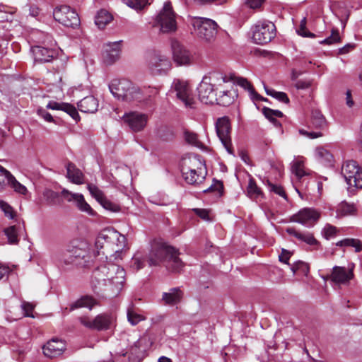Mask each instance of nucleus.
Segmentation results:
<instances>
[{"label": "nucleus", "instance_id": "obj_63", "mask_svg": "<svg viewBox=\"0 0 362 362\" xmlns=\"http://www.w3.org/2000/svg\"><path fill=\"white\" fill-rule=\"evenodd\" d=\"M299 134L300 135L307 136L310 139H316L323 136V133L321 132H308L304 129H299Z\"/></svg>", "mask_w": 362, "mask_h": 362}, {"label": "nucleus", "instance_id": "obj_25", "mask_svg": "<svg viewBox=\"0 0 362 362\" xmlns=\"http://www.w3.org/2000/svg\"><path fill=\"white\" fill-rule=\"evenodd\" d=\"M16 222L14 225L9 226L4 230V235L6 236L9 244H18L19 236L25 230L23 223L21 221L16 220Z\"/></svg>", "mask_w": 362, "mask_h": 362}, {"label": "nucleus", "instance_id": "obj_23", "mask_svg": "<svg viewBox=\"0 0 362 362\" xmlns=\"http://www.w3.org/2000/svg\"><path fill=\"white\" fill-rule=\"evenodd\" d=\"M228 80H231L234 84H236L242 88H243L245 90H247L251 99L252 100H264L267 101V99L262 97L260 95H259L255 90L254 89L252 85L247 81V78L240 76H235L234 75H232L230 76V78H227Z\"/></svg>", "mask_w": 362, "mask_h": 362}, {"label": "nucleus", "instance_id": "obj_4", "mask_svg": "<svg viewBox=\"0 0 362 362\" xmlns=\"http://www.w3.org/2000/svg\"><path fill=\"white\" fill-rule=\"evenodd\" d=\"M178 255L177 250L173 247L154 244L148 255V265L158 266L161 263H165L168 269L175 272H180L183 267V263Z\"/></svg>", "mask_w": 362, "mask_h": 362}, {"label": "nucleus", "instance_id": "obj_21", "mask_svg": "<svg viewBox=\"0 0 362 362\" xmlns=\"http://www.w3.org/2000/svg\"><path fill=\"white\" fill-rule=\"evenodd\" d=\"M121 42H108L104 45L103 59L106 64H112L119 59L121 53Z\"/></svg>", "mask_w": 362, "mask_h": 362}, {"label": "nucleus", "instance_id": "obj_55", "mask_svg": "<svg viewBox=\"0 0 362 362\" xmlns=\"http://www.w3.org/2000/svg\"><path fill=\"white\" fill-rule=\"evenodd\" d=\"M0 209L4 213V215L9 218H14V211L13 208L6 202L0 200Z\"/></svg>", "mask_w": 362, "mask_h": 362}, {"label": "nucleus", "instance_id": "obj_16", "mask_svg": "<svg viewBox=\"0 0 362 362\" xmlns=\"http://www.w3.org/2000/svg\"><path fill=\"white\" fill-rule=\"evenodd\" d=\"M320 216V212L315 209L303 208L293 215L291 221L309 228L313 226L317 222Z\"/></svg>", "mask_w": 362, "mask_h": 362}, {"label": "nucleus", "instance_id": "obj_37", "mask_svg": "<svg viewBox=\"0 0 362 362\" xmlns=\"http://www.w3.org/2000/svg\"><path fill=\"white\" fill-rule=\"evenodd\" d=\"M336 16L341 21L343 27H345L346 23L349 18L350 11L346 8L345 3L339 2L337 4V8L334 10Z\"/></svg>", "mask_w": 362, "mask_h": 362}, {"label": "nucleus", "instance_id": "obj_3", "mask_svg": "<svg viewBox=\"0 0 362 362\" xmlns=\"http://www.w3.org/2000/svg\"><path fill=\"white\" fill-rule=\"evenodd\" d=\"M97 255H103L106 259L114 256L116 259L127 245V238L113 229L103 230L95 240Z\"/></svg>", "mask_w": 362, "mask_h": 362}, {"label": "nucleus", "instance_id": "obj_33", "mask_svg": "<svg viewBox=\"0 0 362 362\" xmlns=\"http://www.w3.org/2000/svg\"><path fill=\"white\" fill-rule=\"evenodd\" d=\"M96 304V300L90 296H84L71 305L70 310H74L80 308H88L90 310Z\"/></svg>", "mask_w": 362, "mask_h": 362}, {"label": "nucleus", "instance_id": "obj_22", "mask_svg": "<svg viewBox=\"0 0 362 362\" xmlns=\"http://www.w3.org/2000/svg\"><path fill=\"white\" fill-rule=\"evenodd\" d=\"M124 120L134 132H139L146 126L147 116L142 113L133 112L124 116Z\"/></svg>", "mask_w": 362, "mask_h": 362}, {"label": "nucleus", "instance_id": "obj_34", "mask_svg": "<svg viewBox=\"0 0 362 362\" xmlns=\"http://www.w3.org/2000/svg\"><path fill=\"white\" fill-rule=\"evenodd\" d=\"M112 19V16L107 11L100 10L95 16V23L98 28L103 29Z\"/></svg>", "mask_w": 362, "mask_h": 362}, {"label": "nucleus", "instance_id": "obj_35", "mask_svg": "<svg viewBox=\"0 0 362 362\" xmlns=\"http://www.w3.org/2000/svg\"><path fill=\"white\" fill-rule=\"evenodd\" d=\"M312 124L315 128L322 131H325L328 128V123L325 117L319 110L312 112Z\"/></svg>", "mask_w": 362, "mask_h": 362}, {"label": "nucleus", "instance_id": "obj_27", "mask_svg": "<svg viewBox=\"0 0 362 362\" xmlns=\"http://www.w3.org/2000/svg\"><path fill=\"white\" fill-rule=\"evenodd\" d=\"M77 105L78 110L85 113H94L99 106L98 100L92 95L85 97Z\"/></svg>", "mask_w": 362, "mask_h": 362}, {"label": "nucleus", "instance_id": "obj_57", "mask_svg": "<svg viewBox=\"0 0 362 362\" xmlns=\"http://www.w3.org/2000/svg\"><path fill=\"white\" fill-rule=\"evenodd\" d=\"M291 269L292 270L293 274H296V272L300 269L302 270L303 273H307L308 272L309 268L305 262L299 261L293 264L291 266Z\"/></svg>", "mask_w": 362, "mask_h": 362}, {"label": "nucleus", "instance_id": "obj_43", "mask_svg": "<svg viewBox=\"0 0 362 362\" xmlns=\"http://www.w3.org/2000/svg\"><path fill=\"white\" fill-rule=\"evenodd\" d=\"M337 246H349L355 248V251L358 252L362 250V242L358 239L346 238L337 243Z\"/></svg>", "mask_w": 362, "mask_h": 362}, {"label": "nucleus", "instance_id": "obj_59", "mask_svg": "<svg viewBox=\"0 0 362 362\" xmlns=\"http://www.w3.org/2000/svg\"><path fill=\"white\" fill-rule=\"evenodd\" d=\"M337 228L330 224H327L323 228L324 235L327 239H329L337 233Z\"/></svg>", "mask_w": 362, "mask_h": 362}, {"label": "nucleus", "instance_id": "obj_5", "mask_svg": "<svg viewBox=\"0 0 362 362\" xmlns=\"http://www.w3.org/2000/svg\"><path fill=\"white\" fill-rule=\"evenodd\" d=\"M227 76L221 73L214 72L203 77L197 87L198 95L202 103L211 104L216 100V90L222 83H228Z\"/></svg>", "mask_w": 362, "mask_h": 362}, {"label": "nucleus", "instance_id": "obj_40", "mask_svg": "<svg viewBox=\"0 0 362 362\" xmlns=\"http://www.w3.org/2000/svg\"><path fill=\"white\" fill-rule=\"evenodd\" d=\"M35 35L38 37L39 42L44 45V47L54 48L55 46V41L48 33L37 31Z\"/></svg>", "mask_w": 362, "mask_h": 362}, {"label": "nucleus", "instance_id": "obj_36", "mask_svg": "<svg viewBox=\"0 0 362 362\" xmlns=\"http://www.w3.org/2000/svg\"><path fill=\"white\" fill-rule=\"evenodd\" d=\"M303 162V158L298 157L291 163L292 173L294 174L298 180L307 175V173L304 170Z\"/></svg>", "mask_w": 362, "mask_h": 362}, {"label": "nucleus", "instance_id": "obj_49", "mask_svg": "<svg viewBox=\"0 0 362 362\" xmlns=\"http://www.w3.org/2000/svg\"><path fill=\"white\" fill-rule=\"evenodd\" d=\"M88 189L92 197H93L99 203H100L105 197L104 193L97 186L89 184L88 185Z\"/></svg>", "mask_w": 362, "mask_h": 362}, {"label": "nucleus", "instance_id": "obj_31", "mask_svg": "<svg viewBox=\"0 0 362 362\" xmlns=\"http://www.w3.org/2000/svg\"><path fill=\"white\" fill-rule=\"evenodd\" d=\"M67 177L74 184L81 185L83 182L82 172L72 163L66 165Z\"/></svg>", "mask_w": 362, "mask_h": 362}, {"label": "nucleus", "instance_id": "obj_11", "mask_svg": "<svg viewBox=\"0 0 362 362\" xmlns=\"http://www.w3.org/2000/svg\"><path fill=\"white\" fill-rule=\"evenodd\" d=\"M80 322L86 327L97 331L109 329L113 325L115 317L112 314L102 313L91 318L88 316L79 317Z\"/></svg>", "mask_w": 362, "mask_h": 362}, {"label": "nucleus", "instance_id": "obj_64", "mask_svg": "<svg viewBox=\"0 0 362 362\" xmlns=\"http://www.w3.org/2000/svg\"><path fill=\"white\" fill-rule=\"evenodd\" d=\"M266 0H246V5L252 9H259Z\"/></svg>", "mask_w": 362, "mask_h": 362}, {"label": "nucleus", "instance_id": "obj_38", "mask_svg": "<svg viewBox=\"0 0 362 362\" xmlns=\"http://www.w3.org/2000/svg\"><path fill=\"white\" fill-rule=\"evenodd\" d=\"M145 261L146 254L143 252L138 251L131 260L130 267L134 271H138L144 267Z\"/></svg>", "mask_w": 362, "mask_h": 362}, {"label": "nucleus", "instance_id": "obj_29", "mask_svg": "<svg viewBox=\"0 0 362 362\" xmlns=\"http://www.w3.org/2000/svg\"><path fill=\"white\" fill-rule=\"evenodd\" d=\"M128 94L129 95L125 101L134 102L146 106V98H145V93L143 88H139L133 84L131 90Z\"/></svg>", "mask_w": 362, "mask_h": 362}, {"label": "nucleus", "instance_id": "obj_56", "mask_svg": "<svg viewBox=\"0 0 362 362\" xmlns=\"http://www.w3.org/2000/svg\"><path fill=\"white\" fill-rule=\"evenodd\" d=\"M63 111L68 113L76 121L79 119V115L74 106L69 103H65Z\"/></svg>", "mask_w": 362, "mask_h": 362}, {"label": "nucleus", "instance_id": "obj_62", "mask_svg": "<svg viewBox=\"0 0 362 362\" xmlns=\"http://www.w3.org/2000/svg\"><path fill=\"white\" fill-rule=\"evenodd\" d=\"M269 187L270 191L274 192L276 194H279V196L284 197V199H286V193L283 189L282 187L274 184H271L269 182Z\"/></svg>", "mask_w": 362, "mask_h": 362}, {"label": "nucleus", "instance_id": "obj_13", "mask_svg": "<svg viewBox=\"0 0 362 362\" xmlns=\"http://www.w3.org/2000/svg\"><path fill=\"white\" fill-rule=\"evenodd\" d=\"M55 21L66 27H76L79 25L80 20L76 12L70 6L61 5L56 7L53 11Z\"/></svg>", "mask_w": 362, "mask_h": 362}, {"label": "nucleus", "instance_id": "obj_32", "mask_svg": "<svg viewBox=\"0 0 362 362\" xmlns=\"http://www.w3.org/2000/svg\"><path fill=\"white\" fill-rule=\"evenodd\" d=\"M286 232L289 235H293V236L296 237V238H298V240L304 241L305 243H306L310 245H315L317 243L316 239L313 235V234H311L310 233H300V232L297 231L293 228H286Z\"/></svg>", "mask_w": 362, "mask_h": 362}, {"label": "nucleus", "instance_id": "obj_52", "mask_svg": "<svg viewBox=\"0 0 362 362\" xmlns=\"http://www.w3.org/2000/svg\"><path fill=\"white\" fill-rule=\"evenodd\" d=\"M127 319L129 323L132 325H137L139 322L144 320V317L133 310V309H128Z\"/></svg>", "mask_w": 362, "mask_h": 362}, {"label": "nucleus", "instance_id": "obj_1", "mask_svg": "<svg viewBox=\"0 0 362 362\" xmlns=\"http://www.w3.org/2000/svg\"><path fill=\"white\" fill-rule=\"evenodd\" d=\"M124 269L117 264L107 262L98 266L93 272L91 287L98 294L110 292L117 295L125 281Z\"/></svg>", "mask_w": 362, "mask_h": 362}, {"label": "nucleus", "instance_id": "obj_9", "mask_svg": "<svg viewBox=\"0 0 362 362\" xmlns=\"http://www.w3.org/2000/svg\"><path fill=\"white\" fill-rule=\"evenodd\" d=\"M341 173L350 187L362 188V167L351 160L344 163Z\"/></svg>", "mask_w": 362, "mask_h": 362}, {"label": "nucleus", "instance_id": "obj_20", "mask_svg": "<svg viewBox=\"0 0 362 362\" xmlns=\"http://www.w3.org/2000/svg\"><path fill=\"white\" fill-rule=\"evenodd\" d=\"M354 277L352 269L347 270L344 267L334 266L332 269L329 279L335 284H347Z\"/></svg>", "mask_w": 362, "mask_h": 362}, {"label": "nucleus", "instance_id": "obj_10", "mask_svg": "<svg viewBox=\"0 0 362 362\" xmlns=\"http://www.w3.org/2000/svg\"><path fill=\"white\" fill-rule=\"evenodd\" d=\"M172 89L176 93V97L183 103L187 108L195 107L196 100L192 90L187 81L175 78L172 84Z\"/></svg>", "mask_w": 362, "mask_h": 362}, {"label": "nucleus", "instance_id": "obj_18", "mask_svg": "<svg viewBox=\"0 0 362 362\" xmlns=\"http://www.w3.org/2000/svg\"><path fill=\"white\" fill-rule=\"evenodd\" d=\"M182 177L189 185H199L202 183L206 175L204 167H198L197 169L189 167H183L182 170Z\"/></svg>", "mask_w": 362, "mask_h": 362}, {"label": "nucleus", "instance_id": "obj_58", "mask_svg": "<svg viewBox=\"0 0 362 362\" xmlns=\"http://www.w3.org/2000/svg\"><path fill=\"white\" fill-rule=\"evenodd\" d=\"M223 188V183L218 180H214V183L208 187L206 189H204V192H217L218 194H221Z\"/></svg>", "mask_w": 362, "mask_h": 362}, {"label": "nucleus", "instance_id": "obj_60", "mask_svg": "<svg viewBox=\"0 0 362 362\" xmlns=\"http://www.w3.org/2000/svg\"><path fill=\"white\" fill-rule=\"evenodd\" d=\"M30 16L37 18L40 12L39 7L35 4H27L25 7Z\"/></svg>", "mask_w": 362, "mask_h": 362}, {"label": "nucleus", "instance_id": "obj_50", "mask_svg": "<svg viewBox=\"0 0 362 362\" xmlns=\"http://www.w3.org/2000/svg\"><path fill=\"white\" fill-rule=\"evenodd\" d=\"M62 197L67 201V202H74L76 204L78 199H82V194L78 193H72L69 192L67 189H64L62 191Z\"/></svg>", "mask_w": 362, "mask_h": 362}, {"label": "nucleus", "instance_id": "obj_14", "mask_svg": "<svg viewBox=\"0 0 362 362\" xmlns=\"http://www.w3.org/2000/svg\"><path fill=\"white\" fill-rule=\"evenodd\" d=\"M173 60L178 66H189L192 64L194 57L191 52L180 42L173 40L171 42Z\"/></svg>", "mask_w": 362, "mask_h": 362}, {"label": "nucleus", "instance_id": "obj_48", "mask_svg": "<svg viewBox=\"0 0 362 362\" xmlns=\"http://www.w3.org/2000/svg\"><path fill=\"white\" fill-rule=\"evenodd\" d=\"M145 98H146V106L152 103V98L157 95L159 93V88L157 87H144Z\"/></svg>", "mask_w": 362, "mask_h": 362}, {"label": "nucleus", "instance_id": "obj_8", "mask_svg": "<svg viewBox=\"0 0 362 362\" xmlns=\"http://www.w3.org/2000/svg\"><path fill=\"white\" fill-rule=\"evenodd\" d=\"M252 40L259 45L269 42L276 35L274 24L268 21H259L252 28Z\"/></svg>", "mask_w": 362, "mask_h": 362}, {"label": "nucleus", "instance_id": "obj_53", "mask_svg": "<svg viewBox=\"0 0 362 362\" xmlns=\"http://www.w3.org/2000/svg\"><path fill=\"white\" fill-rule=\"evenodd\" d=\"M76 206L78 209L83 212H86L89 215H94L95 212L90 207V206L85 201L83 196L82 195V199L79 200L76 203Z\"/></svg>", "mask_w": 362, "mask_h": 362}, {"label": "nucleus", "instance_id": "obj_28", "mask_svg": "<svg viewBox=\"0 0 362 362\" xmlns=\"http://www.w3.org/2000/svg\"><path fill=\"white\" fill-rule=\"evenodd\" d=\"M237 97V90L232 86L230 89L220 90L216 101L220 105L228 106L235 101Z\"/></svg>", "mask_w": 362, "mask_h": 362}, {"label": "nucleus", "instance_id": "obj_6", "mask_svg": "<svg viewBox=\"0 0 362 362\" xmlns=\"http://www.w3.org/2000/svg\"><path fill=\"white\" fill-rule=\"evenodd\" d=\"M193 27L192 31L199 38L206 42L213 40L217 34V23L207 18L193 17L190 21Z\"/></svg>", "mask_w": 362, "mask_h": 362}, {"label": "nucleus", "instance_id": "obj_17", "mask_svg": "<svg viewBox=\"0 0 362 362\" xmlns=\"http://www.w3.org/2000/svg\"><path fill=\"white\" fill-rule=\"evenodd\" d=\"M133 83L126 78H115L109 84V89L115 98L125 101Z\"/></svg>", "mask_w": 362, "mask_h": 362}, {"label": "nucleus", "instance_id": "obj_26", "mask_svg": "<svg viewBox=\"0 0 362 362\" xmlns=\"http://www.w3.org/2000/svg\"><path fill=\"white\" fill-rule=\"evenodd\" d=\"M183 293L180 288H171L168 292H163L161 300L165 305H174L179 303L182 298Z\"/></svg>", "mask_w": 362, "mask_h": 362}, {"label": "nucleus", "instance_id": "obj_54", "mask_svg": "<svg viewBox=\"0 0 362 362\" xmlns=\"http://www.w3.org/2000/svg\"><path fill=\"white\" fill-rule=\"evenodd\" d=\"M340 36L337 30H332L329 37L320 42V44L332 45L340 42Z\"/></svg>", "mask_w": 362, "mask_h": 362}, {"label": "nucleus", "instance_id": "obj_24", "mask_svg": "<svg viewBox=\"0 0 362 362\" xmlns=\"http://www.w3.org/2000/svg\"><path fill=\"white\" fill-rule=\"evenodd\" d=\"M34 59L40 63L49 62L56 54L54 48L46 47L42 45H35L32 47Z\"/></svg>", "mask_w": 362, "mask_h": 362}, {"label": "nucleus", "instance_id": "obj_39", "mask_svg": "<svg viewBox=\"0 0 362 362\" xmlns=\"http://www.w3.org/2000/svg\"><path fill=\"white\" fill-rule=\"evenodd\" d=\"M356 208L354 204L342 202L337 208V216L341 217L352 215L354 214Z\"/></svg>", "mask_w": 362, "mask_h": 362}, {"label": "nucleus", "instance_id": "obj_41", "mask_svg": "<svg viewBox=\"0 0 362 362\" xmlns=\"http://www.w3.org/2000/svg\"><path fill=\"white\" fill-rule=\"evenodd\" d=\"M247 193L251 199H257L262 197V192L256 185L253 179H250Z\"/></svg>", "mask_w": 362, "mask_h": 362}, {"label": "nucleus", "instance_id": "obj_47", "mask_svg": "<svg viewBox=\"0 0 362 362\" xmlns=\"http://www.w3.org/2000/svg\"><path fill=\"white\" fill-rule=\"evenodd\" d=\"M11 175L9 171L0 166V192L4 190L8 185Z\"/></svg>", "mask_w": 362, "mask_h": 362}, {"label": "nucleus", "instance_id": "obj_19", "mask_svg": "<svg viewBox=\"0 0 362 362\" xmlns=\"http://www.w3.org/2000/svg\"><path fill=\"white\" fill-rule=\"evenodd\" d=\"M43 354L48 358H56L61 356L66 350L64 341L54 338L42 346Z\"/></svg>", "mask_w": 362, "mask_h": 362}, {"label": "nucleus", "instance_id": "obj_51", "mask_svg": "<svg viewBox=\"0 0 362 362\" xmlns=\"http://www.w3.org/2000/svg\"><path fill=\"white\" fill-rule=\"evenodd\" d=\"M100 204L103 206L104 209L109 210L110 211L117 212L120 211V206L117 203L112 202L106 197Z\"/></svg>", "mask_w": 362, "mask_h": 362}, {"label": "nucleus", "instance_id": "obj_44", "mask_svg": "<svg viewBox=\"0 0 362 362\" xmlns=\"http://www.w3.org/2000/svg\"><path fill=\"white\" fill-rule=\"evenodd\" d=\"M129 8L140 11L149 4L148 0H122Z\"/></svg>", "mask_w": 362, "mask_h": 362}, {"label": "nucleus", "instance_id": "obj_42", "mask_svg": "<svg viewBox=\"0 0 362 362\" xmlns=\"http://www.w3.org/2000/svg\"><path fill=\"white\" fill-rule=\"evenodd\" d=\"M8 185H9L15 192L19 194L26 195L28 192L26 187L20 183L13 175L10 177Z\"/></svg>", "mask_w": 362, "mask_h": 362}, {"label": "nucleus", "instance_id": "obj_15", "mask_svg": "<svg viewBox=\"0 0 362 362\" xmlns=\"http://www.w3.org/2000/svg\"><path fill=\"white\" fill-rule=\"evenodd\" d=\"M148 67L153 74H166L171 69L172 64L168 57L155 52L148 60Z\"/></svg>", "mask_w": 362, "mask_h": 362}, {"label": "nucleus", "instance_id": "obj_61", "mask_svg": "<svg viewBox=\"0 0 362 362\" xmlns=\"http://www.w3.org/2000/svg\"><path fill=\"white\" fill-rule=\"evenodd\" d=\"M297 33L304 37H315V35L306 29V26L303 25H299L298 28L296 29Z\"/></svg>", "mask_w": 362, "mask_h": 362}, {"label": "nucleus", "instance_id": "obj_45", "mask_svg": "<svg viewBox=\"0 0 362 362\" xmlns=\"http://www.w3.org/2000/svg\"><path fill=\"white\" fill-rule=\"evenodd\" d=\"M262 112L268 119L274 123L276 125L279 124V122L276 120L275 117H283L282 112L279 110H274L269 107H264L262 109Z\"/></svg>", "mask_w": 362, "mask_h": 362}, {"label": "nucleus", "instance_id": "obj_12", "mask_svg": "<svg viewBox=\"0 0 362 362\" xmlns=\"http://www.w3.org/2000/svg\"><path fill=\"white\" fill-rule=\"evenodd\" d=\"M216 132L222 145L229 154L234 156L233 147L231 141V127L230 119L223 116L218 118L216 122Z\"/></svg>", "mask_w": 362, "mask_h": 362}, {"label": "nucleus", "instance_id": "obj_7", "mask_svg": "<svg viewBox=\"0 0 362 362\" xmlns=\"http://www.w3.org/2000/svg\"><path fill=\"white\" fill-rule=\"evenodd\" d=\"M154 27H159L160 32L168 33L177 30L175 13L173 10L170 2H165L163 8L156 18Z\"/></svg>", "mask_w": 362, "mask_h": 362}, {"label": "nucleus", "instance_id": "obj_2", "mask_svg": "<svg viewBox=\"0 0 362 362\" xmlns=\"http://www.w3.org/2000/svg\"><path fill=\"white\" fill-rule=\"evenodd\" d=\"M89 254V247L86 242L72 243L64 250H56L51 252L52 262L59 267L66 269L82 264V260Z\"/></svg>", "mask_w": 362, "mask_h": 362}, {"label": "nucleus", "instance_id": "obj_30", "mask_svg": "<svg viewBox=\"0 0 362 362\" xmlns=\"http://www.w3.org/2000/svg\"><path fill=\"white\" fill-rule=\"evenodd\" d=\"M315 155L317 160L322 164L330 166L334 161L333 155L324 147H317L315 151Z\"/></svg>", "mask_w": 362, "mask_h": 362}, {"label": "nucleus", "instance_id": "obj_46", "mask_svg": "<svg viewBox=\"0 0 362 362\" xmlns=\"http://www.w3.org/2000/svg\"><path fill=\"white\" fill-rule=\"evenodd\" d=\"M185 141L188 144H189L192 146H196L197 148H200L203 147V144L199 140L197 134L194 132L185 131Z\"/></svg>", "mask_w": 362, "mask_h": 362}]
</instances>
